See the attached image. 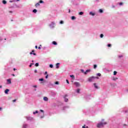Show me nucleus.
<instances>
[{"instance_id": "f257e3e1", "label": "nucleus", "mask_w": 128, "mask_h": 128, "mask_svg": "<svg viewBox=\"0 0 128 128\" xmlns=\"http://www.w3.org/2000/svg\"><path fill=\"white\" fill-rule=\"evenodd\" d=\"M106 124V122L99 123L97 124V128H102V126H104Z\"/></svg>"}, {"instance_id": "f03ea898", "label": "nucleus", "mask_w": 128, "mask_h": 128, "mask_svg": "<svg viewBox=\"0 0 128 128\" xmlns=\"http://www.w3.org/2000/svg\"><path fill=\"white\" fill-rule=\"evenodd\" d=\"M95 78H98V77L96 78L94 76H91L88 78V80L90 82H92Z\"/></svg>"}, {"instance_id": "7ed1b4c3", "label": "nucleus", "mask_w": 128, "mask_h": 128, "mask_svg": "<svg viewBox=\"0 0 128 128\" xmlns=\"http://www.w3.org/2000/svg\"><path fill=\"white\" fill-rule=\"evenodd\" d=\"M26 120H28L29 122H32L34 120V118L30 116H26Z\"/></svg>"}, {"instance_id": "20e7f679", "label": "nucleus", "mask_w": 128, "mask_h": 128, "mask_svg": "<svg viewBox=\"0 0 128 128\" xmlns=\"http://www.w3.org/2000/svg\"><path fill=\"white\" fill-rule=\"evenodd\" d=\"M74 84H75V86L77 87H78V86H80V82H74Z\"/></svg>"}, {"instance_id": "39448f33", "label": "nucleus", "mask_w": 128, "mask_h": 128, "mask_svg": "<svg viewBox=\"0 0 128 128\" xmlns=\"http://www.w3.org/2000/svg\"><path fill=\"white\" fill-rule=\"evenodd\" d=\"M30 54H34V56H36V54L34 53V50H32V52H30Z\"/></svg>"}, {"instance_id": "423d86ee", "label": "nucleus", "mask_w": 128, "mask_h": 128, "mask_svg": "<svg viewBox=\"0 0 128 128\" xmlns=\"http://www.w3.org/2000/svg\"><path fill=\"white\" fill-rule=\"evenodd\" d=\"M30 54H34V56H36V54L34 53V50H32V52H30Z\"/></svg>"}, {"instance_id": "0eeeda50", "label": "nucleus", "mask_w": 128, "mask_h": 128, "mask_svg": "<svg viewBox=\"0 0 128 128\" xmlns=\"http://www.w3.org/2000/svg\"><path fill=\"white\" fill-rule=\"evenodd\" d=\"M44 100L45 102H48V98L46 96H44Z\"/></svg>"}, {"instance_id": "6e6552de", "label": "nucleus", "mask_w": 128, "mask_h": 128, "mask_svg": "<svg viewBox=\"0 0 128 128\" xmlns=\"http://www.w3.org/2000/svg\"><path fill=\"white\" fill-rule=\"evenodd\" d=\"M66 96H68V95H65L64 96V100L65 102H68V98H66Z\"/></svg>"}, {"instance_id": "1a4fd4ad", "label": "nucleus", "mask_w": 128, "mask_h": 128, "mask_svg": "<svg viewBox=\"0 0 128 128\" xmlns=\"http://www.w3.org/2000/svg\"><path fill=\"white\" fill-rule=\"evenodd\" d=\"M8 92H10V90H8V89H6V90H4V93H5L6 94H8Z\"/></svg>"}, {"instance_id": "9d476101", "label": "nucleus", "mask_w": 128, "mask_h": 128, "mask_svg": "<svg viewBox=\"0 0 128 128\" xmlns=\"http://www.w3.org/2000/svg\"><path fill=\"white\" fill-rule=\"evenodd\" d=\"M90 72V70H88L84 72V74H87L88 72Z\"/></svg>"}, {"instance_id": "9b49d317", "label": "nucleus", "mask_w": 128, "mask_h": 128, "mask_svg": "<svg viewBox=\"0 0 128 128\" xmlns=\"http://www.w3.org/2000/svg\"><path fill=\"white\" fill-rule=\"evenodd\" d=\"M7 82H8V84H12V80H10V79H8Z\"/></svg>"}, {"instance_id": "f8f14e48", "label": "nucleus", "mask_w": 128, "mask_h": 128, "mask_svg": "<svg viewBox=\"0 0 128 128\" xmlns=\"http://www.w3.org/2000/svg\"><path fill=\"white\" fill-rule=\"evenodd\" d=\"M52 44H54V46H56L58 44V43L56 41H53L52 42Z\"/></svg>"}, {"instance_id": "ddd939ff", "label": "nucleus", "mask_w": 128, "mask_h": 128, "mask_svg": "<svg viewBox=\"0 0 128 128\" xmlns=\"http://www.w3.org/2000/svg\"><path fill=\"white\" fill-rule=\"evenodd\" d=\"M56 68H60V63H57V64H56Z\"/></svg>"}, {"instance_id": "4468645a", "label": "nucleus", "mask_w": 128, "mask_h": 128, "mask_svg": "<svg viewBox=\"0 0 128 128\" xmlns=\"http://www.w3.org/2000/svg\"><path fill=\"white\" fill-rule=\"evenodd\" d=\"M70 77L72 78V80H74L76 78L74 77V75H70Z\"/></svg>"}, {"instance_id": "2eb2a0df", "label": "nucleus", "mask_w": 128, "mask_h": 128, "mask_svg": "<svg viewBox=\"0 0 128 128\" xmlns=\"http://www.w3.org/2000/svg\"><path fill=\"white\" fill-rule=\"evenodd\" d=\"M90 16H94L95 14H94V13L92 12H90Z\"/></svg>"}, {"instance_id": "dca6fc26", "label": "nucleus", "mask_w": 128, "mask_h": 128, "mask_svg": "<svg viewBox=\"0 0 128 128\" xmlns=\"http://www.w3.org/2000/svg\"><path fill=\"white\" fill-rule=\"evenodd\" d=\"M94 84L96 88H98V86H96V83H94Z\"/></svg>"}, {"instance_id": "f3484780", "label": "nucleus", "mask_w": 128, "mask_h": 128, "mask_svg": "<svg viewBox=\"0 0 128 128\" xmlns=\"http://www.w3.org/2000/svg\"><path fill=\"white\" fill-rule=\"evenodd\" d=\"M96 68H98V66H96V64H94V70H96Z\"/></svg>"}, {"instance_id": "a211bd4d", "label": "nucleus", "mask_w": 128, "mask_h": 128, "mask_svg": "<svg viewBox=\"0 0 128 128\" xmlns=\"http://www.w3.org/2000/svg\"><path fill=\"white\" fill-rule=\"evenodd\" d=\"M2 4H6V1L5 0H2Z\"/></svg>"}, {"instance_id": "6ab92c4d", "label": "nucleus", "mask_w": 128, "mask_h": 128, "mask_svg": "<svg viewBox=\"0 0 128 128\" xmlns=\"http://www.w3.org/2000/svg\"><path fill=\"white\" fill-rule=\"evenodd\" d=\"M80 89L78 88V89L76 90V92H77L78 94H80Z\"/></svg>"}, {"instance_id": "aec40b11", "label": "nucleus", "mask_w": 128, "mask_h": 128, "mask_svg": "<svg viewBox=\"0 0 128 128\" xmlns=\"http://www.w3.org/2000/svg\"><path fill=\"white\" fill-rule=\"evenodd\" d=\"M99 12H100V14H102V13L104 12V11L100 9V10H99Z\"/></svg>"}, {"instance_id": "412c9836", "label": "nucleus", "mask_w": 128, "mask_h": 128, "mask_svg": "<svg viewBox=\"0 0 128 128\" xmlns=\"http://www.w3.org/2000/svg\"><path fill=\"white\" fill-rule=\"evenodd\" d=\"M116 74H118V72L116 71H114V75L116 76Z\"/></svg>"}, {"instance_id": "4be33fe9", "label": "nucleus", "mask_w": 128, "mask_h": 128, "mask_svg": "<svg viewBox=\"0 0 128 128\" xmlns=\"http://www.w3.org/2000/svg\"><path fill=\"white\" fill-rule=\"evenodd\" d=\"M71 18H72V20H76V16H72Z\"/></svg>"}, {"instance_id": "5701e85b", "label": "nucleus", "mask_w": 128, "mask_h": 128, "mask_svg": "<svg viewBox=\"0 0 128 128\" xmlns=\"http://www.w3.org/2000/svg\"><path fill=\"white\" fill-rule=\"evenodd\" d=\"M34 114H38V111L36 110L35 112H33Z\"/></svg>"}, {"instance_id": "b1692460", "label": "nucleus", "mask_w": 128, "mask_h": 128, "mask_svg": "<svg viewBox=\"0 0 128 128\" xmlns=\"http://www.w3.org/2000/svg\"><path fill=\"white\" fill-rule=\"evenodd\" d=\"M36 12H38V10L36 9H34L33 10V12H34V14H36Z\"/></svg>"}, {"instance_id": "393cba45", "label": "nucleus", "mask_w": 128, "mask_h": 128, "mask_svg": "<svg viewBox=\"0 0 128 128\" xmlns=\"http://www.w3.org/2000/svg\"><path fill=\"white\" fill-rule=\"evenodd\" d=\"M79 14H80V16H82V14H84V12H79Z\"/></svg>"}, {"instance_id": "a878e982", "label": "nucleus", "mask_w": 128, "mask_h": 128, "mask_svg": "<svg viewBox=\"0 0 128 128\" xmlns=\"http://www.w3.org/2000/svg\"><path fill=\"white\" fill-rule=\"evenodd\" d=\"M40 6V3H36L35 5V6Z\"/></svg>"}, {"instance_id": "bb28decb", "label": "nucleus", "mask_w": 128, "mask_h": 128, "mask_svg": "<svg viewBox=\"0 0 128 128\" xmlns=\"http://www.w3.org/2000/svg\"><path fill=\"white\" fill-rule=\"evenodd\" d=\"M50 68H54V65H52V64H50Z\"/></svg>"}, {"instance_id": "cd10ccee", "label": "nucleus", "mask_w": 128, "mask_h": 128, "mask_svg": "<svg viewBox=\"0 0 128 128\" xmlns=\"http://www.w3.org/2000/svg\"><path fill=\"white\" fill-rule=\"evenodd\" d=\"M39 2H40V4H44V1L40 0Z\"/></svg>"}, {"instance_id": "c85d7f7f", "label": "nucleus", "mask_w": 128, "mask_h": 128, "mask_svg": "<svg viewBox=\"0 0 128 128\" xmlns=\"http://www.w3.org/2000/svg\"><path fill=\"white\" fill-rule=\"evenodd\" d=\"M40 66V64H38V63H36V64H35V66Z\"/></svg>"}, {"instance_id": "c756f323", "label": "nucleus", "mask_w": 128, "mask_h": 128, "mask_svg": "<svg viewBox=\"0 0 128 128\" xmlns=\"http://www.w3.org/2000/svg\"><path fill=\"white\" fill-rule=\"evenodd\" d=\"M97 76H102V74H100V73H98V74H97Z\"/></svg>"}, {"instance_id": "7c9ffc66", "label": "nucleus", "mask_w": 128, "mask_h": 128, "mask_svg": "<svg viewBox=\"0 0 128 128\" xmlns=\"http://www.w3.org/2000/svg\"><path fill=\"white\" fill-rule=\"evenodd\" d=\"M55 84H60V82H55Z\"/></svg>"}, {"instance_id": "2f4dec72", "label": "nucleus", "mask_w": 128, "mask_h": 128, "mask_svg": "<svg viewBox=\"0 0 128 128\" xmlns=\"http://www.w3.org/2000/svg\"><path fill=\"white\" fill-rule=\"evenodd\" d=\"M100 37L101 38H104V34H100Z\"/></svg>"}, {"instance_id": "473e14b6", "label": "nucleus", "mask_w": 128, "mask_h": 128, "mask_svg": "<svg viewBox=\"0 0 128 128\" xmlns=\"http://www.w3.org/2000/svg\"><path fill=\"white\" fill-rule=\"evenodd\" d=\"M39 80H40V82H42V81H44V78H40V79H39Z\"/></svg>"}, {"instance_id": "72a5a7b5", "label": "nucleus", "mask_w": 128, "mask_h": 128, "mask_svg": "<svg viewBox=\"0 0 128 128\" xmlns=\"http://www.w3.org/2000/svg\"><path fill=\"white\" fill-rule=\"evenodd\" d=\"M32 65H34V63L30 64V68H32Z\"/></svg>"}, {"instance_id": "f704fd0d", "label": "nucleus", "mask_w": 128, "mask_h": 128, "mask_svg": "<svg viewBox=\"0 0 128 128\" xmlns=\"http://www.w3.org/2000/svg\"><path fill=\"white\" fill-rule=\"evenodd\" d=\"M108 48H110V46H112V44H108Z\"/></svg>"}, {"instance_id": "c9c22d12", "label": "nucleus", "mask_w": 128, "mask_h": 128, "mask_svg": "<svg viewBox=\"0 0 128 128\" xmlns=\"http://www.w3.org/2000/svg\"><path fill=\"white\" fill-rule=\"evenodd\" d=\"M81 72H83V73H84V70H81Z\"/></svg>"}, {"instance_id": "e433bc0d", "label": "nucleus", "mask_w": 128, "mask_h": 128, "mask_svg": "<svg viewBox=\"0 0 128 128\" xmlns=\"http://www.w3.org/2000/svg\"><path fill=\"white\" fill-rule=\"evenodd\" d=\"M60 24H64V21L61 20V21L60 22Z\"/></svg>"}, {"instance_id": "4c0bfd02", "label": "nucleus", "mask_w": 128, "mask_h": 128, "mask_svg": "<svg viewBox=\"0 0 128 128\" xmlns=\"http://www.w3.org/2000/svg\"><path fill=\"white\" fill-rule=\"evenodd\" d=\"M34 72L35 74H36V72H38V70H35Z\"/></svg>"}, {"instance_id": "58836bf2", "label": "nucleus", "mask_w": 128, "mask_h": 128, "mask_svg": "<svg viewBox=\"0 0 128 128\" xmlns=\"http://www.w3.org/2000/svg\"><path fill=\"white\" fill-rule=\"evenodd\" d=\"M118 80V78H113V80Z\"/></svg>"}, {"instance_id": "ea45409f", "label": "nucleus", "mask_w": 128, "mask_h": 128, "mask_svg": "<svg viewBox=\"0 0 128 128\" xmlns=\"http://www.w3.org/2000/svg\"><path fill=\"white\" fill-rule=\"evenodd\" d=\"M48 78V74H46V78Z\"/></svg>"}, {"instance_id": "a19ab883", "label": "nucleus", "mask_w": 128, "mask_h": 128, "mask_svg": "<svg viewBox=\"0 0 128 128\" xmlns=\"http://www.w3.org/2000/svg\"><path fill=\"white\" fill-rule=\"evenodd\" d=\"M66 82L67 84H70V82H68V80H66Z\"/></svg>"}, {"instance_id": "79ce46f5", "label": "nucleus", "mask_w": 128, "mask_h": 128, "mask_svg": "<svg viewBox=\"0 0 128 128\" xmlns=\"http://www.w3.org/2000/svg\"><path fill=\"white\" fill-rule=\"evenodd\" d=\"M12 102H16V100L15 99V100H13Z\"/></svg>"}, {"instance_id": "37998d69", "label": "nucleus", "mask_w": 128, "mask_h": 128, "mask_svg": "<svg viewBox=\"0 0 128 128\" xmlns=\"http://www.w3.org/2000/svg\"><path fill=\"white\" fill-rule=\"evenodd\" d=\"M122 2H120V4H120V6H122Z\"/></svg>"}, {"instance_id": "c03bdc74", "label": "nucleus", "mask_w": 128, "mask_h": 128, "mask_svg": "<svg viewBox=\"0 0 128 128\" xmlns=\"http://www.w3.org/2000/svg\"><path fill=\"white\" fill-rule=\"evenodd\" d=\"M118 58H122V56H118Z\"/></svg>"}, {"instance_id": "a18cd8bd", "label": "nucleus", "mask_w": 128, "mask_h": 128, "mask_svg": "<svg viewBox=\"0 0 128 128\" xmlns=\"http://www.w3.org/2000/svg\"><path fill=\"white\" fill-rule=\"evenodd\" d=\"M33 88H38V86H36V85L34 86Z\"/></svg>"}, {"instance_id": "49530a36", "label": "nucleus", "mask_w": 128, "mask_h": 128, "mask_svg": "<svg viewBox=\"0 0 128 128\" xmlns=\"http://www.w3.org/2000/svg\"><path fill=\"white\" fill-rule=\"evenodd\" d=\"M40 112H44V110H40Z\"/></svg>"}, {"instance_id": "de8ad7c7", "label": "nucleus", "mask_w": 128, "mask_h": 128, "mask_svg": "<svg viewBox=\"0 0 128 128\" xmlns=\"http://www.w3.org/2000/svg\"><path fill=\"white\" fill-rule=\"evenodd\" d=\"M82 128H86V125L83 126Z\"/></svg>"}, {"instance_id": "09e8293b", "label": "nucleus", "mask_w": 128, "mask_h": 128, "mask_svg": "<svg viewBox=\"0 0 128 128\" xmlns=\"http://www.w3.org/2000/svg\"><path fill=\"white\" fill-rule=\"evenodd\" d=\"M44 74H48V72H46Z\"/></svg>"}, {"instance_id": "8fccbe9b", "label": "nucleus", "mask_w": 128, "mask_h": 128, "mask_svg": "<svg viewBox=\"0 0 128 128\" xmlns=\"http://www.w3.org/2000/svg\"><path fill=\"white\" fill-rule=\"evenodd\" d=\"M38 50H40V46L38 47Z\"/></svg>"}, {"instance_id": "3c124183", "label": "nucleus", "mask_w": 128, "mask_h": 128, "mask_svg": "<svg viewBox=\"0 0 128 128\" xmlns=\"http://www.w3.org/2000/svg\"><path fill=\"white\" fill-rule=\"evenodd\" d=\"M14 70H16V68H14Z\"/></svg>"}, {"instance_id": "603ef678", "label": "nucleus", "mask_w": 128, "mask_h": 128, "mask_svg": "<svg viewBox=\"0 0 128 128\" xmlns=\"http://www.w3.org/2000/svg\"><path fill=\"white\" fill-rule=\"evenodd\" d=\"M2 88V86H0V88Z\"/></svg>"}, {"instance_id": "864d4df0", "label": "nucleus", "mask_w": 128, "mask_h": 128, "mask_svg": "<svg viewBox=\"0 0 128 128\" xmlns=\"http://www.w3.org/2000/svg\"><path fill=\"white\" fill-rule=\"evenodd\" d=\"M35 48H38V46H35Z\"/></svg>"}, {"instance_id": "5fc2aeb1", "label": "nucleus", "mask_w": 128, "mask_h": 128, "mask_svg": "<svg viewBox=\"0 0 128 128\" xmlns=\"http://www.w3.org/2000/svg\"><path fill=\"white\" fill-rule=\"evenodd\" d=\"M2 110V108H0V110Z\"/></svg>"}, {"instance_id": "6e6d98bb", "label": "nucleus", "mask_w": 128, "mask_h": 128, "mask_svg": "<svg viewBox=\"0 0 128 128\" xmlns=\"http://www.w3.org/2000/svg\"><path fill=\"white\" fill-rule=\"evenodd\" d=\"M9 12L12 13V11H10Z\"/></svg>"}, {"instance_id": "4d7b16f0", "label": "nucleus", "mask_w": 128, "mask_h": 128, "mask_svg": "<svg viewBox=\"0 0 128 128\" xmlns=\"http://www.w3.org/2000/svg\"><path fill=\"white\" fill-rule=\"evenodd\" d=\"M12 76H14V74H12Z\"/></svg>"}, {"instance_id": "13d9d810", "label": "nucleus", "mask_w": 128, "mask_h": 128, "mask_svg": "<svg viewBox=\"0 0 128 128\" xmlns=\"http://www.w3.org/2000/svg\"><path fill=\"white\" fill-rule=\"evenodd\" d=\"M40 118H44V116H41Z\"/></svg>"}, {"instance_id": "bf43d9fd", "label": "nucleus", "mask_w": 128, "mask_h": 128, "mask_svg": "<svg viewBox=\"0 0 128 128\" xmlns=\"http://www.w3.org/2000/svg\"><path fill=\"white\" fill-rule=\"evenodd\" d=\"M104 120L102 119V122H104Z\"/></svg>"}, {"instance_id": "052dcab7", "label": "nucleus", "mask_w": 128, "mask_h": 128, "mask_svg": "<svg viewBox=\"0 0 128 128\" xmlns=\"http://www.w3.org/2000/svg\"><path fill=\"white\" fill-rule=\"evenodd\" d=\"M69 12H70V10H69Z\"/></svg>"}, {"instance_id": "680f3d73", "label": "nucleus", "mask_w": 128, "mask_h": 128, "mask_svg": "<svg viewBox=\"0 0 128 128\" xmlns=\"http://www.w3.org/2000/svg\"><path fill=\"white\" fill-rule=\"evenodd\" d=\"M10 2H12V1H10Z\"/></svg>"}, {"instance_id": "e2e57ef3", "label": "nucleus", "mask_w": 128, "mask_h": 128, "mask_svg": "<svg viewBox=\"0 0 128 128\" xmlns=\"http://www.w3.org/2000/svg\"><path fill=\"white\" fill-rule=\"evenodd\" d=\"M17 0V2H20V0Z\"/></svg>"}, {"instance_id": "0e129e2a", "label": "nucleus", "mask_w": 128, "mask_h": 128, "mask_svg": "<svg viewBox=\"0 0 128 128\" xmlns=\"http://www.w3.org/2000/svg\"><path fill=\"white\" fill-rule=\"evenodd\" d=\"M86 128H88V126H86Z\"/></svg>"}, {"instance_id": "69168bd1", "label": "nucleus", "mask_w": 128, "mask_h": 128, "mask_svg": "<svg viewBox=\"0 0 128 128\" xmlns=\"http://www.w3.org/2000/svg\"><path fill=\"white\" fill-rule=\"evenodd\" d=\"M4 40H6V38H5Z\"/></svg>"}, {"instance_id": "338daca9", "label": "nucleus", "mask_w": 128, "mask_h": 128, "mask_svg": "<svg viewBox=\"0 0 128 128\" xmlns=\"http://www.w3.org/2000/svg\"><path fill=\"white\" fill-rule=\"evenodd\" d=\"M32 62H34V60H32Z\"/></svg>"}, {"instance_id": "774afa93", "label": "nucleus", "mask_w": 128, "mask_h": 128, "mask_svg": "<svg viewBox=\"0 0 128 128\" xmlns=\"http://www.w3.org/2000/svg\"><path fill=\"white\" fill-rule=\"evenodd\" d=\"M40 46H42V45H40Z\"/></svg>"}]
</instances>
